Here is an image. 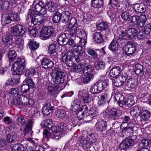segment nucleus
I'll return each instance as SVG.
<instances>
[{"label":"nucleus","mask_w":151,"mask_h":151,"mask_svg":"<svg viewBox=\"0 0 151 151\" xmlns=\"http://www.w3.org/2000/svg\"><path fill=\"white\" fill-rule=\"evenodd\" d=\"M93 67L91 65L86 66L83 68V72L84 76L93 75Z\"/></svg>","instance_id":"nucleus-41"},{"label":"nucleus","mask_w":151,"mask_h":151,"mask_svg":"<svg viewBox=\"0 0 151 151\" xmlns=\"http://www.w3.org/2000/svg\"><path fill=\"white\" fill-rule=\"evenodd\" d=\"M41 64L42 67L46 69L51 68L54 65V63L52 61L45 57L43 58L41 60Z\"/></svg>","instance_id":"nucleus-25"},{"label":"nucleus","mask_w":151,"mask_h":151,"mask_svg":"<svg viewBox=\"0 0 151 151\" xmlns=\"http://www.w3.org/2000/svg\"><path fill=\"white\" fill-rule=\"evenodd\" d=\"M134 72L138 76H144L145 77H148L149 73L147 69L143 68L142 65L139 64H137L135 65L134 68Z\"/></svg>","instance_id":"nucleus-16"},{"label":"nucleus","mask_w":151,"mask_h":151,"mask_svg":"<svg viewBox=\"0 0 151 151\" xmlns=\"http://www.w3.org/2000/svg\"><path fill=\"white\" fill-rule=\"evenodd\" d=\"M68 39H69V38L68 37V34H63L58 37V42L61 45H65L67 44Z\"/></svg>","instance_id":"nucleus-30"},{"label":"nucleus","mask_w":151,"mask_h":151,"mask_svg":"<svg viewBox=\"0 0 151 151\" xmlns=\"http://www.w3.org/2000/svg\"><path fill=\"white\" fill-rule=\"evenodd\" d=\"M34 123L33 120L32 119H30L27 122V123L25 124V127L24 129L22 136H25L29 132L30 133L31 135H32L33 132L32 130L33 125Z\"/></svg>","instance_id":"nucleus-20"},{"label":"nucleus","mask_w":151,"mask_h":151,"mask_svg":"<svg viewBox=\"0 0 151 151\" xmlns=\"http://www.w3.org/2000/svg\"><path fill=\"white\" fill-rule=\"evenodd\" d=\"M113 84L115 86L119 87L123 86L124 83L120 81V80L118 77L116 80H114V82L113 83Z\"/></svg>","instance_id":"nucleus-60"},{"label":"nucleus","mask_w":151,"mask_h":151,"mask_svg":"<svg viewBox=\"0 0 151 151\" xmlns=\"http://www.w3.org/2000/svg\"><path fill=\"white\" fill-rule=\"evenodd\" d=\"M141 18L142 19V21H141L139 16L137 15L133 16L130 18V22L132 23H134L138 28H142L145 24L147 19L145 15H142Z\"/></svg>","instance_id":"nucleus-13"},{"label":"nucleus","mask_w":151,"mask_h":151,"mask_svg":"<svg viewBox=\"0 0 151 151\" xmlns=\"http://www.w3.org/2000/svg\"><path fill=\"white\" fill-rule=\"evenodd\" d=\"M1 21L3 25H6L11 23V22H12L9 14L5 18L3 17L2 18Z\"/></svg>","instance_id":"nucleus-53"},{"label":"nucleus","mask_w":151,"mask_h":151,"mask_svg":"<svg viewBox=\"0 0 151 151\" xmlns=\"http://www.w3.org/2000/svg\"><path fill=\"white\" fill-rule=\"evenodd\" d=\"M56 111V115L58 118H63L65 116L66 112L65 110L63 109H58Z\"/></svg>","instance_id":"nucleus-54"},{"label":"nucleus","mask_w":151,"mask_h":151,"mask_svg":"<svg viewBox=\"0 0 151 151\" xmlns=\"http://www.w3.org/2000/svg\"><path fill=\"white\" fill-rule=\"evenodd\" d=\"M146 9L145 6L142 4H137L133 6V11L136 13H144Z\"/></svg>","instance_id":"nucleus-32"},{"label":"nucleus","mask_w":151,"mask_h":151,"mask_svg":"<svg viewBox=\"0 0 151 151\" xmlns=\"http://www.w3.org/2000/svg\"><path fill=\"white\" fill-rule=\"evenodd\" d=\"M97 137L94 134H91L88 136L86 139L93 146V143L97 140Z\"/></svg>","instance_id":"nucleus-51"},{"label":"nucleus","mask_w":151,"mask_h":151,"mask_svg":"<svg viewBox=\"0 0 151 151\" xmlns=\"http://www.w3.org/2000/svg\"><path fill=\"white\" fill-rule=\"evenodd\" d=\"M72 50L74 52L77 53L78 55L83 56L84 51L82 49V47L81 45L78 44L74 45L72 47Z\"/></svg>","instance_id":"nucleus-39"},{"label":"nucleus","mask_w":151,"mask_h":151,"mask_svg":"<svg viewBox=\"0 0 151 151\" xmlns=\"http://www.w3.org/2000/svg\"><path fill=\"white\" fill-rule=\"evenodd\" d=\"M42 124H43L44 127L48 128L50 130H51L53 134L54 130L55 131V127L52 126V124L51 119H46L43 121Z\"/></svg>","instance_id":"nucleus-38"},{"label":"nucleus","mask_w":151,"mask_h":151,"mask_svg":"<svg viewBox=\"0 0 151 151\" xmlns=\"http://www.w3.org/2000/svg\"><path fill=\"white\" fill-rule=\"evenodd\" d=\"M62 14V17L63 19H62V22L63 24L65 22H67L68 19L71 17H70V13L68 11H65L61 13Z\"/></svg>","instance_id":"nucleus-48"},{"label":"nucleus","mask_w":151,"mask_h":151,"mask_svg":"<svg viewBox=\"0 0 151 151\" xmlns=\"http://www.w3.org/2000/svg\"><path fill=\"white\" fill-rule=\"evenodd\" d=\"M125 10L121 14V18L124 21H127L131 16L132 13V10L131 9L130 6H127V7H125Z\"/></svg>","instance_id":"nucleus-29"},{"label":"nucleus","mask_w":151,"mask_h":151,"mask_svg":"<svg viewBox=\"0 0 151 151\" xmlns=\"http://www.w3.org/2000/svg\"><path fill=\"white\" fill-rule=\"evenodd\" d=\"M137 79L135 78H129L126 83V86L130 89L134 88L137 85Z\"/></svg>","instance_id":"nucleus-34"},{"label":"nucleus","mask_w":151,"mask_h":151,"mask_svg":"<svg viewBox=\"0 0 151 151\" xmlns=\"http://www.w3.org/2000/svg\"><path fill=\"white\" fill-rule=\"evenodd\" d=\"M141 111L140 108L138 106H135L133 107L132 108L130 109L131 113L132 112H134V114H139L140 112Z\"/></svg>","instance_id":"nucleus-62"},{"label":"nucleus","mask_w":151,"mask_h":151,"mask_svg":"<svg viewBox=\"0 0 151 151\" xmlns=\"http://www.w3.org/2000/svg\"><path fill=\"white\" fill-rule=\"evenodd\" d=\"M9 93L13 96L16 97L19 94V90L16 88L10 89Z\"/></svg>","instance_id":"nucleus-55"},{"label":"nucleus","mask_w":151,"mask_h":151,"mask_svg":"<svg viewBox=\"0 0 151 151\" xmlns=\"http://www.w3.org/2000/svg\"><path fill=\"white\" fill-rule=\"evenodd\" d=\"M62 14L58 12H56L53 16L52 21L54 23H58L60 21L62 22Z\"/></svg>","instance_id":"nucleus-43"},{"label":"nucleus","mask_w":151,"mask_h":151,"mask_svg":"<svg viewBox=\"0 0 151 151\" xmlns=\"http://www.w3.org/2000/svg\"><path fill=\"white\" fill-rule=\"evenodd\" d=\"M105 114L107 118L115 120L119 119L121 116L122 111L119 109L112 108L106 109Z\"/></svg>","instance_id":"nucleus-9"},{"label":"nucleus","mask_w":151,"mask_h":151,"mask_svg":"<svg viewBox=\"0 0 151 151\" xmlns=\"http://www.w3.org/2000/svg\"><path fill=\"white\" fill-rule=\"evenodd\" d=\"M29 46L32 50H35L39 46V44L34 40H30L29 43Z\"/></svg>","instance_id":"nucleus-45"},{"label":"nucleus","mask_w":151,"mask_h":151,"mask_svg":"<svg viewBox=\"0 0 151 151\" xmlns=\"http://www.w3.org/2000/svg\"><path fill=\"white\" fill-rule=\"evenodd\" d=\"M29 86L28 85L23 84L21 87V91L23 93H26L29 90Z\"/></svg>","instance_id":"nucleus-63"},{"label":"nucleus","mask_w":151,"mask_h":151,"mask_svg":"<svg viewBox=\"0 0 151 151\" xmlns=\"http://www.w3.org/2000/svg\"><path fill=\"white\" fill-rule=\"evenodd\" d=\"M29 18L31 20V23L34 25H39L44 22L45 19L43 15L35 14L34 12H29L28 13L26 19L28 20Z\"/></svg>","instance_id":"nucleus-8"},{"label":"nucleus","mask_w":151,"mask_h":151,"mask_svg":"<svg viewBox=\"0 0 151 151\" xmlns=\"http://www.w3.org/2000/svg\"><path fill=\"white\" fill-rule=\"evenodd\" d=\"M136 48V45L135 43L132 42H128L124 48L125 54L127 56L131 57L133 55Z\"/></svg>","instance_id":"nucleus-15"},{"label":"nucleus","mask_w":151,"mask_h":151,"mask_svg":"<svg viewBox=\"0 0 151 151\" xmlns=\"http://www.w3.org/2000/svg\"><path fill=\"white\" fill-rule=\"evenodd\" d=\"M2 41L4 45L12 46L13 44V37L11 35H4L2 37Z\"/></svg>","instance_id":"nucleus-28"},{"label":"nucleus","mask_w":151,"mask_h":151,"mask_svg":"<svg viewBox=\"0 0 151 151\" xmlns=\"http://www.w3.org/2000/svg\"><path fill=\"white\" fill-rule=\"evenodd\" d=\"M54 78L53 81L55 83L59 84L66 82L65 73L59 68H55L52 70Z\"/></svg>","instance_id":"nucleus-5"},{"label":"nucleus","mask_w":151,"mask_h":151,"mask_svg":"<svg viewBox=\"0 0 151 151\" xmlns=\"http://www.w3.org/2000/svg\"><path fill=\"white\" fill-rule=\"evenodd\" d=\"M66 125L64 123L62 122L59 124L56 127L55 129L53 132V137L52 138L58 139L60 138L63 135V134L66 131Z\"/></svg>","instance_id":"nucleus-11"},{"label":"nucleus","mask_w":151,"mask_h":151,"mask_svg":"<svg viewBox=\"0 0 151 151\" xmlns=\"http://www.w3.org/2000/svg\"><path fill=\"white\" fill-rule=\"evenodd\" d=\"M54 29L51 26H45L42 28L40 32V37L43 40H46L53 34Z\"/></svg>","instance_id":"nucleus-14"},{"label":"nucleus","mask_w":151,"mask_h":151,"mask_svg":"<svg viewBox=\"0 0 151 151\" xmlns=\"http://www.w3.org/2000/svg\"><path fill=\"white\" fill-rule=\"evenodd\" d=\"M78 96L84 103H89L91 101L89 94L85 92L79 91Z\"/></svg>","instance_id":"nucleus-26"},{"label":"nucleus","mask_w":151,"mask_h":151,"mask_svg":"<svg viewBox=\"0 0 151 151\" xmlns=\"http://www.w3.org/2000/svg\"><path fill=\"white\" fill-rule=\"evenodd\" d=\"M25 66L24 60L23 59L18 58L17 61L13 64L11 70L14 71V75H18L19 76L23 72L25 71Z\"/></svg>","instance_id":"nucleus-4"},{"label":"nucleus","mask_w":151,"mask_h":151,"mask_svg":"<svg viewBox=\"0 0 151 151\" xmlns=\"http://www.w3.org/2000/svg\"><path fill=\"white\" fill-rule=\"evenodd\" d=\"M35 73V69L33 68H30L26 71L25 75L27 77H31L34 75Z\"/></svg>","instance_id":"nucleus-56"},{"label":"nucleus","mask_w":151,"mask_h":151,"mask_svg":"<svg viewBox=\"0 0 151 151\" xmlns=\"http://www.w3.org/2000/svg\"><path fill=\"white\" fill-rule=\"evenodd\" d=\"M8 54L9 62H13L16 59L17 54L15 50L10 51Z\"/></svg>","instance_id":"nucleus-49"},{"label":"nucleus","mask_w":151,"mask_h":151,"mask_svg":"<svg viewBox=\"0 0 151 151\" xmlns=\"http://www.w3.org/2000/svg\"><path fill=\"white\" fill-rule=\"evenodd\" d=\"M8 102L9 103V101H8ZM9 103H11V104L12 105L19 106L22 105L19 99L16 98L11 99L9 101Z\"/></svg>","instance_id":"nucleus-59"},{"label":"nucleus","mask_w":151,"mask_h":151,"mask_svg":"<svg viewBox=\"0 0 151 151\" xmlns=\"http://www.w3.org/2000/svg\"><path fill=\"white\" fill-rule=\"evenodd\" d=\"M79 63L78 65L73 66L72 69L74 72L78 73L81 71L82 69V66L83 65L80 63Z\"/></svg>","instance_id":"nucleus-58"},{"label":"nucleus","mask_w":151,"mask_h":151,"mask_svg":"<svg viewBox=\"0 0 151 151\" xmlns=\"http://www.w3.org/2000/svg\"><path fill=\"white\" fill-rule=\"evenodd\" d=\"M95 42L98 44H100L104 42L102 35L100 32H95L92 35Z\"/></svg>","instance_id":"nucleus-36"},{"label":"nucleus","mask_w":151,"mask_h":151,"mask_svg":"<svg viewBox=\"0 0 151 151\" xmlns=\"http://www.w3.org/2000/svg\"><path fill=\"white\" fill-rule=\"evenodd\" d=\"M24 40L22 38H19L15 41V49L17 51L22 50L23 48Z\"/></svg>","instance_id":"nucleus-44"},{"label":"nucleus","mask_w":151,"mask_h":151,"mask_svg":"<svg viewBox=\"0 0 151 151\" xmlns=\"http://www.w3.org/2000/svg\"><path fill=\"white\" fill-rule=\"evenodd\" d=\"M80 102L78 99H75L71 104L70 112L76 114L77 112L79 111L78 110L80 108Z\"/></svg>","instance_id":"nucleus-27"},{"label":"nucleus","mask_w":151,"mask_h":151,"mask_svg":"<svg viewBox=\"0 0 151 151\" xmlns=\"http://www.w3.org/2000/svg\"><path fill=\"white\" fill-rule=\"evenodd\" d=\"M17 121L21 124L24 126L27 123V122L28 120H27V119L26 117H18L17 118Z\"/></svg>","instance_id":"nucleus-61"},{"label":"nucleus","mask_w":151,"mask_h":151,"mask_svg":"<svg viewBox=\"0 0 151 151\" xmlns=\"http://www.w3.org/2000/svg\"><path fill=\"white\" fill-rule=\"evenodd\" d=\"M114 97L119 105L121 107L124 105L127 108H129L135 103L133 96L132 95L129 96L127 98L125 99L124 95L121 93L116 92Z\"/></svg>","instance_id":"nucleus-1"},{"label":"nucleus","mask_w":151,"mask_h":151,"mask_svg":"<svg viewBox=\"0 0 151 151\" xmlns=\"http://www.w3.org/2000/svg\"><path fill=\"white\" fill-rule=\"evenodd\" d=\"M26 29L23 26L18 24L15 25L13 28L12 32L14 35L16 37L22 35L25 32Z\"/></svg>","instance_id":"nucleus-18"},{"label":"nucleus","mask_w":151,"mask_h":151,"mask_svg":"<svg viewBox=\"0 0 151 151\" xmlns=\"http://www.w3.org/2000/svg\"><path fill=\"white\" fill-rule=\"evenodd\" d=\"M12 22H16L20 20L18 14L14 13L9 14Z\"/></svg>","instance_id":"nucleus-57"},{"label":"nucleus","mask_w":151,"mask_h":151,"mask_svg":"<svg viewBox=\"0 0 151 151\" xmlns=\"http://www.w3.org/2000/svg\"><path fill=\"white\" fill-rule=\"evenodd\" d=\"M122 40V39H121V36L119 35L117 37V39L114 38L113 40L109 46V49L114 55H117L120 53L121 50L119 47V43Z\"/></svg>","instance_id":"nucleus-12"},{"label":"nucleus","mask_w":151,"mask_h":151,"mask_svg":"<svg viewBox=\"0 0 151 151\" xmlns=\"http://www.w3.org/2000/svg\"><path fill=\"white\" fill-rule=\"evenodd\" d=\"M67 22H65L63 24L65 25L69 26L70 25L76 26L77 23V20L76 18L71 17L68 20Z\"/></svg>","instance_id":"nucleus-52"},{"label":"nucleus","mask_w":151,"mask_h":151,"mask_svg":"<svg viewBox=\"0 0 151 151\" xmlns=\"http://www.w3.org/2000/svg\"><path fill=\"white\" fill-rule=\"evenodd\" d=\"M57 50L56 45L55 43H51L48 46V52L50 54H54L56 57L57 56Z\"/></svg>","instance_id":"nucleus-40"},{"label":"nucleus","mask_w":151,"mask_h":151,"mask_svg":"<svg viewBox=\"0 0 151 151\" xmlns=\"http://www.w3.org/2000/svg\"><path fill=\"white\" fill-rule=\"evenodd\" d=\"M62 60L65 63L68 67H71L76 63H79L80 59L78 56H75L72 50H69L62 56Z\"/></svg>","instance_id":"nucleus-2"},{"label":"nucleus","mask_w":151,"mask_h":151,"mask_svg":"<svg viewBox=\"0 0 151 151\" xmlns=\"http://www.w3.org/2000/svg\"><path fill=\"white\" fill-rule=\"evenodd\" d=\"M109 4L111 6V11L113 14L116 13L119 8L122 9L123 7L129 6L126 0H109Z\"/></svg>","instance_id":"nucleus-6"},{"label":"nucleus","mask_w":151,"mask_h":151,"mask_svg":"<svg viewBox=\"0 0 151 151\" xmlns=\"http://www.w3.org/2000/svg\"><path fill=\"white\" fill-rule=\"evenodd\" d=\"M24 145L21 143L15 144L12 148V151H24Z\"/></svg>","instance_id":"nucleus-47"},{"label":"nucleus","mask_w":151,"mask_h":151,"mask_svg":"<svg viewBox=\"0 0 151 151\" xmlns=\"http://www.w3.org/2000/svg\"><path fill=\"white\" fill-rule=\"evenodd\" d=\"M65 31L68 33V34H70L73 36H75L77 34H79V32H78V29L76 26H73L71 27L69 26H67L65 28Z\"/></svg>","instance_id":"nucleus-33"},{"label":"nucleus","mask_w":151,"mask_h":151,"mask_svg":"<svg viewBox=\"0 0 151 151\" xmlns=\"http://www.w3.org/2000/svg\"><path fill=\"white\" fill-rule=\"evenodd\" d=\"M137 29L134 28H127L125 31H122L119 34L122 39L129 40L133 38L137 35Z\"/></svg>","instance_id":"nucleus-10"},{"label":"nucleus","mask_w":151,"mask_h":151,"mask_svg":"<svg viewBox=\"0 0 151 151\" xmlns=\"http://www.w3.org/2000/svg\"><path fill=\"white\" fill-rule=\"evenodd\" d=\"M86 50L88 55L91 56L93 59L96 60L98 58V54L96 50L90 47L86 48Z\"/></svg>","instance_id":"nucleus-46"},{"label":"nucleus","mask_w":151,"mask_h":151,"mask_svg":"<svg viewBox=\"0 0 151 151\" xmlns=\"http://www.w3.org/2000/svg\"><path fill=\"white\" fill-rule=\"evenodd\" d=\"M109 57H108V63L106 64L103 61H100L98 62L95 65V68L96 70H100L104 69L106 68L109 67V68L111 66L112 62L110 60Z\"/></svg>","instance_id":"nucleus-22"},{"label":"nucleus","mask_w":151,"mask_h":151,"mask_svg":"<svg viewBox=\"0 0 151 151\" xmlns=\"http://www.w3.org/2000/svg\"><path fill=\"white\" fill-rule=\"evenodd\" d=\"M121 71V68L119 66H116L112 68L109 72V74L111 77H114L119 75Z\"/></svg>","instance_id":"nucleus-42"},{"label":"nucleus","mask_w":151,"mask_h":151,"mask_svg":"<svg viewBox=\"0 0 151 151\" xmlns=\"http://www.w3.org/2000/svg\"><path fill=\"white\" fill-rule=\"evenodd\" d=\"M54 107L51 105L50 103H46L42 109V112L44 116L49 115L52 112Z\"/></svg>","instance_id":"nucleus-24"},{"label":"nucleus","mask_w":151,"mask_h":151,"mask_svg":"<svg viewBox=\"0 0 151 151\" xmlns=\"http://www.w3.org/2000/svg\"><path fill=\"white\" fill-rule=\"evenodd\" d=\"M92 98L94 100H98V104L102 105L104 104L106 101H108L109 98L107 93H104L100 95H93L92 96Z\"/></svg>","instance_id":"nucleus-19"},{"label":"nucleus","mask_w":151,"mask_h":151,"mask_svg":"<svg viewBox=\"0 0 151 151\" xmlns=\"http://www.w3.org/2000/svg\"><path fill=\"white\" fill-rule=\"evenodd\" d=\"M140 121L141 122L149 121L151 118V113L147 110H142L139 114Z\"/></svg>","instance_id":"nucleus-21"},{"label":"nucleus","mask_w":151,"mask_h":151,"mask_svg":"<svg viewBox=\"0 0 151 151\" xmlns=\"http://www.w3.org/2000/svg\"><path fill=\"white\" fill-rule=\"evenodd\" d=\"M79 145L81 146L84 150H88L92 146L89 142L85 138H81L80 140Z\"/></svg>","instance_id":"nucleus-31"},{"label":"nucleus","mask_w":151,"mask_h":151,"mask_svg":"<svg viewBox=\"0 0 151 151\" xmlns=\"http://www.w3.org/2000/svg\"><path fill=\"white\" fill-rule=\"evenodd\" d=\"M107 127V123L105 121L99 120L96 122L95 127L98 131L101 132L105 131Z\"/></svg>","instance_id":"nucleus-23"},{"label":"nucleus","mask_w":151,"mask_h":151,"mask_svg":"<svg viewBox=\"0 0 151 151\" xmlns=\"http://www.w3.org/2000/svg\"><path fill=\"white\" fill-rule=\"evenodd\" d=\"M108 27V24L106 22H102L98 24L97 27L99 30L104 31Z\"/></svg>","instance_id":"nucleus-50"},{"label":"nucleus","mask_w":151,"mask_h":151,"mask_svg":"<svg viewBox=\"0 0 151 151\" xmlns=\"http://www.w3.org/2000/svg\"><path fill=\"white\" fill-rule=\"evenodd\" d=\"M6 140L8 142L12 143L17 138V135L12 132H9V131H6Z\"/></svg>","instance_id":"nucleus-37"},{"label":"nucleus","mask_w":151,"mask_h":151,"mask_svg":"<svg viewBox=\"0 0 151 151\" xmlns=\"http://www.w3.org/2000/svg\"><path fill=\"white\" fill-rule=\"evenodd\" d=\"M134 144V140L130 137H128L123 140L120 143L119 148L124 150H126L132 147Z\"/></svg>","instance_id":"nucleus-17"},{"label":"nucleus","mask_w":151,"mask_h":151,"mask_svg":"<svg viewBox=\"0 0 151 151\" xmlns=\"http://www.w3.org/2000/svg\"><path fill=\"white\" fill-rule=\"evenodd\" d=\"M54 3L51 1L46 2L39 1L35 6L36 11L44 15L47 13V11L53 12L54 10Z\"/></svg>","instance_id":"nucleus-3"},{"label":"nucleus","mask_w":151,"mask_h":151,"mask_svg":"<svg viewBox=\"0 0 151 151\" xmlns=\"http://www.w3.org/2000/svg\"><path fill=\"white\" fill-rule=\"evenodd\" d=\"M103 0H92V6L94 8L100 9V11L103 8Z\"/></svg>","instance_id":"nucleus-35"},{"label":"nucleus","mask_w":151,"mask_h":151,"mask_svg":"<svg viewBox=\"0 0 151 151\" xmlns=\"http://www.w3.org/2000/svg\"><path fill=\"white\" fill-rule=\"evenodd\" d=\"M144 32L147 35L151 34V28L149 24H147L144 27Z\"/></svg>","instance_id":"nucleus-64"},{"label":"nucleus","mask_w":151,"mask_h":151,"mask_svg":"<svg viewBox=\"0 0 151 151\" xmlns=\"http://www.w3.org/2000/svg\"><path fill=\"white\" fill-rule=\"evenodd\" d=\"M108 85L106 80L99 81L92 85L90 89V92L93 94L99 93L106 87Z\"/></svg>","instance_id":"nucleus-7"}]
</instances>
